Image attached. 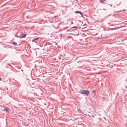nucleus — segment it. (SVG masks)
I'll return each instance as SVG.
<instances>
[{
  "mask_svg": "<svg viewBox=\"0 0 127 127\" xmlns=\"http://www.w3.org/2000/svg\"><path fill=\"white\" fill-rule=\"evenodd\" d=\"M39 38V37H37L35 38H34L35 40L38 39Z\"/></svg>",
  "mask_w": 127,
  "mask_h": 127,
  "instance_id": "6e6552de",
  "label": "nucleus"
},
{
  "mask_svg": "<svg viewBox=\"0 0 127 127\" xmlns=\"http://www.w3.org/2000/svg\"><path fill=\"white\" fill-rule=\"evenodd\" d=\"M73 28H77V27H76L74 26L73 27H72Z\"/></svg>",
  "mask_w": 127,
  "mask_h": 127,
  "instance_id": "9d476101",
  "label": "nucleus"
},
{
  "mask_svg": "<svg viewBox=\"0 0 127 127\" xmlns=\"http://www.w3.org/2000/svg\"><path fill=\"white\" fill-rule=\"evenodd\" d=\"M75 13H80V14L81 15V16L82 17L83 16V15L82 13H81V12L80 11H76L75 12Z\"/></svg>",
  "mask_w": 127,
  "mask_h": 127,
  "instance_id": "20e7f679",
  "label": "nucleus"
},
{
  "mask_svg": "<svg viewBox=\"0 0 127 127\" xmlns=\"http://www.w3.org/2000/svg\"><path fill=\"white\" fill-rule=\"evenodd\" d=\"M121 3V2H119V3H117V5L118 6V5H119V4H120V3Z\"/></svg>",
  "mask_w": 127,
  "mask_h": 127,
  "instance_id": "0eeeda50",
  "label": "nucleus"
},
{
  "mask_svg": "<svg viewBox=\"0 0 127 127\" xmlns=\"http://www.w3.org/2000/svg\"><path fill=\"white\" fill-rule=\"evenodd\" d=\"M12 44L14 45H17V43L15 42H13Z\"/></svg>",
  "mask_w": 127,
  "mask_h": 127,
  "instance_id": "423d86ee",
  "label": "nucleus"
},
{
  "mask_svg": "<svg viewBox=\"0 0 127 127\" xmlns=\"http://www.w3.org/2000/svg\"><path fill=\"white\" fill-rule=\"evenodd\" d=\"M106 0H100V2L102 3H105L103 1H105Z\"/></svg>",
  "mask_w": 127,
  "mask_h": 127,
  "instance_id": "39448f33",
  "label": "nucleus"
},
{
  "mask_svg": "<svg viewBox=\"0 0 127 127\" xmlns=\"http://www.w3.org/2000/svg\"><path fill=\"white\" fill-rule=\"evenodd\" d=\"M90 91L89 90H82L81 91L80 93L82 94H85L86 95H88V94L89 93Z\"/></svg>",
  "mask_w": 127,
  "mask_h": 127,
  "instance_id": "f257e3e1",
  "label": "nucleus"
},
{
  "mask_svg": "<svg viewBox=\"0 0 127 127\" xmlns=\"http://www.w3.org/2000/svg\"><path fill=\"white\" fill-rule=\"evenodd\" d=\"M9 109L8 107H6L5 108L3 109V111H5V112H7L8 110Z\"/></svg>",
  "mask_w": 127,
  "mask_h": 127,
  "instance_id": "7ed1b4c3",
  "label": "nucleus"
},
{
  "mask_svg": "<svg viewBox=\"0 0 127 127\" xmlns=\"http://www.w3.org/2000/svg\"><path fill=\"white\" fill-rule=\"evenodd\" d=\"M27 35V34L24 33H22L21 34V38H23L25 37L26 35Z\"/></svg>",
  "mask_w": 127,
  "mask_h": 127,
  "instance_id": "f03ea898",
  "label": "nucleus"
},
{
  "mask_svg": "<svg viewBox=\"0 0 127 127\" xmlns=\"http://www.w3.org/2000/svg\"><path fill=\"white\" fill-rule=\"evenodd\" d=\"M1 78H0V81L1 80Z\"/></svg>",
  "mask_w": 127,
  "mask_h": 127,
  "instance_id": "9b49d317",
  "label": "nucleus"
},
{
  "mask_svg": "<svg viewBox=\"0 0 127 127\" xmlns=\"http://www.w3.org/2000/svg\"><path fill=\"white\" fill-rule=\"evenodd\" d=\"M35 40L34 39H33L32 40V42H34L35 41Z\"/></svg>",
  "mask_w": 127,
  "mask_h": 127,
  "instance_id": "1a4fd4ad",
  "label": "nucleus"
}]
</instances>
